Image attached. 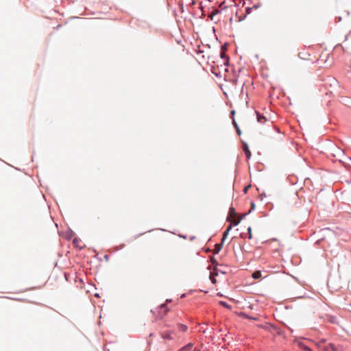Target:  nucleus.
<instances>
[{
	"label": "nucleus",
	"mask_w": 351,
	"mask_h": 351,
	"mask_svg": "<svg viewBox=\"0 0 351 351\" xmlns=\"http://www.w3.org/2000/svg\"><path fill=\"white\" fill-rule=\"evenodd\" d=\"M247 232H248V238H249L250 239H252V228H251V227H249V228H247Z\"/></svg>",
	"instance_id": "nucleus-14"
},
{
	"label": "nucleus",
	"mask_w": 351,
	"mask_h": 351,
	"mask_svg": "<svg viewBox=\"0 0 351 351\" xmlns=\"http://www.w3.org/2000/svg\"><path fill=\"white\" fill-rule=\"evenodd\" d=\"M241 218H239V219H234V220L233 221L232 223H233L234 226H237V225L239 223V222L241 221Z\"/></svg>",
	"instance_id": "nucleus-16"
},
{
	"label": "nucleus",
	"mask_w": 351,
	"mask_h": 351,
	"mask_svg": "<svg viewBox=\"0 0 351 351\" xmlns=\"http://www.w3.org/2000/svg\"><path fill=\"white\" fill-rule=\"evenodd\" d=\"M256 118H257L258 122H259L261 123H264L267 121V119L265 118V117L260 114L258 112H256Z\"/></svg>",
	"instance_id": "nucleus-4"
},
{
	"label": "nucleus",
	"mask_w": 351,
	"mask_h": 351,
	"mask_svg": "<svg viewBox=\"0 0 351 351\" xmlns=\"http://www.w3.org/2000/svg\"><path fill=\"white\" fill-rule=\"evenodd\" d=\"M220 304H221L223 306L226 307V308H230V306L225 302H220Z\"/></svg>",
	"instance_id": "nucleus-18"
},
{
	"label": "nucleus",
	"mask_w": 351,
	"mask_h": 351,
	"mask_svg": "<svg viewBox=\"0 0 351 351\" xmlns=\"http://www.w3.org/2000/svg\"><path fill=\"white\" fill-rule=\"evenodd\" d=\"M231 212H234V209L233 208H230Z\"/></svg>",
	"instance_id": "nucleus-25"
},
{
	"label": "nucleus",
	"mask_w": 351,
	"mask_h": 351,
	"mask_svg": "<svg viewBox=\"0 0 351 351\" xmlns=\"http://www.w3.org/2000/svg\"><path fill=\"white\" fill-rule=\"evenodd\" d=\"M221 57L222 58H226V54H225V52H224V51L221 53Z\"/></svg>",
	"instance_id": "nucleus-21"
},
{
	"label": "nucleus",
	"mask_w": 351,
	"mask_h": 351,
	"mask_svg": "<svg viewBox=\"0 0 351 351\" xmlns=\"http://www.w3.org/2000/svg\"><path fill=\"white\" fill-rule=\"evenodd\" d=\"M259 5H254V8H258Z\"/></svg>",
	"instance_id": "nucleus-26"
},
{
	"label": "nucleus",
	"mask_w": 351,
	"mask_h": 351,
	"mask_svg": "<svg viewBox=\"0 0 351 351\" xmlns=\"http://www.w3.org/2000/svg\"><path fill=\"white\" fill-rule=\"evenodd\" d=\"M300 346L302 349H304V350H306V351H311V350L308 347H307V346H304V344H302V343H300Z\"/></svg>",
	"instance_id": "nucleus-13"
},
{
	"label": "nucleus",
	"mask_w": 351,
	"mask_h": 351,
	"mask_svg": "<svg viewBox=\"0 0 351 351\" xmlns=\"http://www.w3.org/2000/svg\"><path fill=\"white\" fill-rule=\"evenodd\" d=\"M234 127H235V128H236V130H237V134H238V135H241V130L239 129V128L238 125L236 123V122H235V121H234Z\"/></svg>",
	"instance_id": "nucleus-11"
},
{
	"label": "nucleus",
	"mask_w": 351,
	"mask_h": 351,
	"mask_svg": "<svg viewBox=\"0 0 351 351\" xmlns=\"http://www.w3.org/2000/svg\"><path fill=\"white\" fill-rule=\"evenodd\" d=\"M254 206H255L254 203H252V208H254Z\"/></svg>",
	"instance_id": "nucleus-24"
},
{
	"label": "nucleus",
	"mask_w": 351,
	"mask_h": 351,
	"mask_svg": "<svg viewBox=\"0 0 351 351\" xmlns=\"http://www.w3.org/2000/svg\"><path fill=\"white\" fill-rule=\"evenodd\" d=\"M244 145V152H245V154L246 155V156L250 158V156H251V153H250V151L248 149V146L247 145V143H244L243 144Z\"/></svg>",
	"instance_id": "nucleus-7"
},
{
	"label": "nucleus",
	"mask_w": 351,
	"mask_h": 351,
	"mask_svg": "<svg viewBox=\"0 0 351 351\" xmlns=\"http://www.w3.org/2000/svg\"><path fill=\"white\" fill-rule=\"evenodd\" d=\"M223 243L221 242V243L215 245V253H218L221 250V249L222 247V245H223Z\"/></svg>",
	"instance_id": "nucleus-9"
},
{
	"label": "nucleus",
	"mask_w": 351,
	"mask_h": 351,
	"mask_svg": "<svg viewBox=\"0 0 351 351\" xmlns=\"http://www.w3.org/2000/svg\"><path fill=\"white\" fill-rule=\"evenodd\" d=\"M169 311L168 307L165 304H161L156 311H153V313L155 315L156 319H162Z\"/></svg>",
	"instance_id": "nucleus-1"
},
{
	"label": "nucleus",
	"mask_w": 351,
	"mask_h": 351,
	"mask_svg": "<svg viewBox=\"0 0 351 351\" xmlns=\"http://www.w3.org/2000/svg\"><path fill=\"white\" fill-rule=\"evenodd\" d=\"M228 234V231H225L223 234V237H222V239H221V243H223L225 239H226L227 236Z\"/></svg>",
	"instance_id": "nucleus-12"
},
{
	"label": "nucleus",
	"mask_w": 351,
	"mask_h": 351,
	"mask_svg": "<svg viewBox=\"0 0 351 351\" xmlns=\"http://www.w3.org/2000/svg\"><path fill=\"white\" fill-rule=\"evenodd\" d=\"M219 10H216L213 11V12L210 14V17H211V19H213V15L217 14H219Z\"/></svg>",
	"instance_id": "nucleus-17"
},
{
	"label": "nucleus",
	"mask_w": 351,
	"mask_h": 351,
	"mask_svg": "<svg viewBox=\"0 0 351 351\" xmlns=\"http://www.w3.org/2000/svg\"><path fill=\"white\" fill-rule=\"evenodd\" d=\"M178 328L179 331H180L182 332H186V330L188 329V327L186 325L182 324H179L178 325Z\"/></svg>",
	"instance_id": "nucleus-5"
},
{
	"label": "nucleus",
	"mask_w": 351,
	"mask_h": 351,
	"mask_svg": "<svg viewBox=\"0 0 351 351\" xmlns=\"http://www.w3.org/2000/svg\"><path fill=\"white\" fill-rule=\"evenodd\" d=\"M211 280H212V282H213V283H215V282H216V279H215V278H213L211 279Z\"/></svg>",
	"instance_id": "nucleus-22"
},
{
	"label": "nucleus",
	"mask_w": 351,
	"mask_h": 351,
	"mask_svg": "<svg viewBox=\"0 0 351 351\" xmlns=\"http://www.w3.org/2000/svg\"><path fill=\"white\" fill-rule=\"evenodd\" d=\"M241 218H239V219H234V220L233 221L232 223H233L234 226H237V225L239 223V222L241 221Z\"/></svg>",
	"instance_id": "nucleus-15"
},
{
	"label": "nucleus",
	"mask_w": 351,
	"mask_h": 351,
	"mask_svg": "<svg viewBox=\"0 0 351 351\" xmlns=\"http://www.w3.org/2000/svg\"><path fill=\"white\" fill-rule=\"evenodd\" d=\"M249 187H250V186H247V187H245V188L244 189V192H245V193H246V192H247V189H248V188H249Z\"/></svg>",
	"instance_id": "nucleus-23"
},
{
	"label": "nucleus",
	"mask_w": 351,
	"mask_h": 351,
	"mask_svg": "<svg viewBox=\"0 0 351 351\" xmlns=\"http://www.w3.org/2000/svg\"><path fill=\"white\" fill-rule=\"evenodd\" d=\"M350 45V38H347L344 42V46L346 49H349Z\"/></svg>",
	"instance_id": "nucleus-10"
},
{
	"label": "nucleus",
	"mask_w": 351,
	"mask_h": 351,
	"mask_svg": "<svg viewBox=\"0 0 351 351\" xmlns=\"http://www.w3.org/2000/svg\"><path fill=\"white\" fill-rule=\"evenodd\" d=\"M322 351H341L339 347L335 346L333 343H329L326 346H323L321 349Z\"/></svg>",
	"instance_id": "nucleus-3"
},
{
	"label": "nucleus",
	"mask_w": 351,
	"mask_h": 351,
	"mask_svg": "<svg viewBox=\"0 0 351 351\" xmlns=\"http://www.w3.org/2000/svg\"><path fill=\"white\" fill-rule=\"evenodd\" d=\"M224 4H225V2L223 1V3H221L219 5V8H222V9H223V8H226V6H223V5H224Z\"/></svg>",
	"instance_id": "nucleus-19"
},
{
	"label": "nucleus",
	"mask_w": 351,
	"mask_h": 351,
	"mask_svg": "<svg viewBox=\"0 0 351 351\" xmlns=\"http://www.w3.org/2000/svg\"><path fill=\"white\" fill-rule=\"evenodd\" d=\"M326 343V339H321L320 341H319L318 342L316 343V346H317V348L321 350L323 346H326L324 345V343Z\"/></svg>",
	"instance_id": "nucleus-6"
},
{
	"label": "nucleus",
	"mask_w": 351,
	"mask_h": 351,
	"mask_svg": "<svg viewBox=\"0 0 351 351\" xmlns=\"http://www.w3.org/2000/svg\"><path fill=\"white\" fill-rule=\"evenodd\" d=\"M252 277L254 279H258L261 278V272L260 271H256L252 274Z\"/></svg>",
	"instance_id": "nucleus-8"
},
{
	"label": "nucleus",
	"mask_w": 351,
	"mask_h": 351,
	"mask_svg": "<svg viewBox=\"0 0 351 351\" xmlns=\"http://www.w3.org/2000/svg\"><path fill=\"white\" fill-rule=\"evenodd\" d=\"M160 337L166 341L174 339L175 332L173 330H162L160 332Z\"/></svg>",
	"instance_id": "nucleus-2"
},
{
	"label": "nucleus",
	"mask_w": 351,
	"mask_h": 351,
	"mask_svg": "<svg viewBox=\"0 0 351 351\" xmlns=\"http://www.w3.org/2000/svg\"><path fill=\"white\" fill-rule=\"evenodd\" d=\"M232 229V225H229L228 227L227 228L226 230V231H228L229 232V231Z\"/></svg>",
	"instance_id": "nucleus-20"
}]
</instances>
